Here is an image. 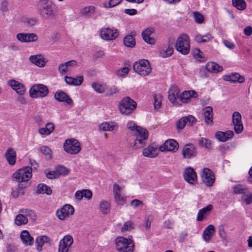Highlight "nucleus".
<instances>
[{"instance_id":"nucleus-18","label":"nucleus","mask_w":252,"mask_h":252,"mask_svg":"<svg viewBox=\"0 0 252 252\" xmlns=\"http://www.w3.org/2000/svg\"><path fill=\"white\" fill-rule=\"evenodd\" d=\"M182 155L185 158H189L196 156L197 152L192 144H187L183 148Z\"/></svg>"},{"instance_id":"nucleus-35","label":"nucleus","mask_w":252,"mask_h":252,"mask_svg":"<svg viewBox=\"0 0 252 252\" xmlns=\"http://www.w3.org/2000/svg\"><path fill=\"white\" fill-rule=\"evenodd\" d=\"M55 129V126L52 123H48L45 127L38 129V132L41 135H49Z\"/></svg>"},{"instance_id":"nucleus-24","label":"nucleus","mask_w":252,"mask_h":252,"mask_svg":"<svg viewBox=\"0 0 252 252\" xmlns=\"http://www.w3.org/2000/svg\"><path fill=\"white\" fill-rule=\"evenodd\" d=\"M215 233V228L213 225L209 224L205 228L203 232L204 241L209 242Z\"/></svg>"},{"instance_id":"nucleus-32","label":"nucleus","mask_w":252,"mask_h":252,"mask_svg":"<svg viewBox=\"0 0 252 252\" xmlns=\"http://www.w3.org/2000/svg\"><path fill=\"white\" fill-rule=\"evenodd\" d=\"M65 81L68 85L78 86L82 83L83 77L82 76L77 77V78L65 76Z\"/></svg>"},{"instance_id":"nucleus-57","label":"nucleus","mask_w":252,"mask_h":252,"mask_svg":"<svg viewBox=\"0 0 252 252\" xmlns=\"http://www.w3.org/2000/svg\"><path fill=\"white\" fill-rule=\"evenodd\" d=\"M123 189V188L117 184H114L113 185V192L114 196H116L119 195H121L122 191Z\"/></svg>"},{"instance_id":"nucleus-2","label":"nucleus","mask_w":252,"mask_h":252,"mask_svg":"<svg viewBox=\"0 0 252 252\" xmlns=\"http://www.w3.org/2000/svg\"><path fill=\"white\" fill-rule=\"evenodd\" d=\"M36 8L39 14L45 18L53 17L56 13L55 5L48 0H40L36 4Z\"/></svg>"},{"instance_id":"nucleus-14","label":"nucleus","mask_w":252,"mask_h":252,"mask_svg":"<svg viewBox=\"0 0 252 252\" xmlns=\"http://www.w3.org/2000/svg\"><path fill=\"white\" fill-rule=\"evenodd\" d=\"M232 122L234 129L236 133H240L243 130V126L241 120V115L238 112H235L232 115Z\"/></svg>"},{"instance_id":"nucleus-28","label":"nucleus","mask_w":252,"mask_h":252,"mask_svg":"<svg viewBox=\"0 0 252 252\" xmlns=\"http://www.w3.org/2000/svg\"><path fill=\"white\" fill-rule=\"evenodd\" d=\"M233 135L234 132L232 130H228L226 132L218 131L215 134L216 138L222 142L227 141L230 138L232 137Z\"/></svg>"},{"instance_id":"nucleus-55","label":"nucleus","mask_w":252,"mask_h":252,"mask_svg":"<svg viewBox=\"0 0 252 252\" xmlns=\"http://www.w3.org/2000/svg\"><path fill=\"white\" fill-rule=\"evenodd\" d=\"M27 37V43L35 42L38 39V36L34 33H26Z\"/></svg>"},{"instance_id":"nucleus-22","label":"nucleus","mask_w":252,"mask_h":252,"mask_svg":"<svg viewBox=\"0 0 252 252\" xmlns=\"http://www.w3.org/2000/svg\"><path fill=\"white\" fill-rule=\"evenodd\" d=\"M213 209V206L211 204L208 205L206 207L200 209L198 213L196 220L198 221H201L206 219L207 217L210 214Z\"/></svg>"},{"instance_id":"nucleus-42","label":"nucleus","mask_w":252,"mask_h":252,"mask_svg":"<svg viewBox=\"0 0 252 252\" xmlns=\"http://www.w3.org/2000/svg\"><path fill=\"white\" fill-rule=\"evenodd\" d=\"M124 44L128 47L132 48L135 45V39L131 35H128L126 36L123 40Z\"/></svg>"},{"instance_id":"nucleus-16","label":"nucleus","mask_w":252,"mask_h":252,"mask_svg":"<svg viewBox=\"0 0 252 252\" xmlns=\"http://www.w3.org/2000/svg\"><path fill=\"white\" fill-rule=\"evenodd\" d=\"M54 98L59 102H65L68 105L73 104L72 99L63 91L59 90L54 94Z\"/></svg>"},{"instance_id":"nucleus-38","label":"nucleus","mask_w":252,"mask_h":252,"mask_svg":"<svg viewBox=\"0 0 252 252\" xmlns=\"http://www.w3.org/2000/svg\"><path fill=\"white\" fill-rule=\"evenodd\" d=\"M49 241L50 239L47 236H42L37 237L35 241L37 250L38 252H41L44 244L48 242Z\"/></svg>"},{"instance_id":"nucleus-25","label":"nucleus","mask_w":252,"mask_h":252,"mask_svg":"<svg viewBox=\"0 0 252 252\" xmlns=\"http://www.w3.org/2000/svg\"><path fill=\"white\" fill-rule=\"evenodd\" d=\"M4 156L10 165H13L15 164L17 155L12 148H8L5 153Z\"/></svg>"},{"instance_id":"nucleus-56","label":"nucleus","mask_w":252,"mask_h":252,"mask_svg":"<svg viewBox=\"0 0 252 252\" xmlns=\"http://www.w3.org/2000/svg\"><path fill=\"white\" fill-rule=\"evenodd\" d=\"M187 121L185 117L181 118L176 124V127L178 130L183 129L186 126Z\"/></svg>"},{"instance_id":"nucleus-60","label":"nucleus","mask_w":252,"mask_h":252,"mask_svg":"<svg viewBox=\"0 0 252 252\" xmlns=\"http://www.w3.org/2000/svg\"><path fill=\"white\" fill-rule=\"evenodd\" d=\"M193 15L196 23L199 24L203 23L204 17L202 14L198 12L195 11L193 13Z\"/></svg>"},{"instance_id":"nucleus-19","label":"nucleus","mask_w":252,"mask_h":252,"mask_svg":"<svg viewBox=\"0 0 252 252\" xmlns=\"http://www.w3.org/2000/svg\"><path fill=\"white\" fill-rule=\"evenodd\" d=\"M184 178L189 184H193L197 180V176L194 170L191 167L187 168L184 172Z\"/></svg>"},{"instance_id":"nucleus-41","label":"nucleus","mask_w":252,"mask_h":252,"mask_svg":"<svg viewBox=\"0 0 252 252\" xmlns=\"http://www.w3.org/2000/svg\"><path fill=\"white\" fill-rule=\"evenodd\" d=\"M39 151L44 155L46 159L50 160L52 158V152L48 146H41L39 149Z\"/></svg>"},{"instance_id":"nucleus-8","label":"nucleus","mask_w":252,"mask_h":252,"mask_svg":"<svg viewBox=\"0 0 252 252\" xmlns=\"http://www.w3.org/2000/svg\"><path fill=\"white\" fill-rule=\"evenodd\" d=\"M136 102L129 97L124 98L119 103V110L123 115L131 114L136 107Z\"/></svg>"},{"instance_id":"nucleus-53","label":"nucleus","mask_w":252,"mask_h":252,"mask_svg":"<svg viewBox=\"0 0 252 252\" xmlns=\"http://www.w3.org/2000/svg\"><path fill=\"white\" fill-rule=\"evenodd\" d=\"M129 71V68L128 67H123L117 71V75L120 77H124L128 74Z\"/></svg>"},{"instance_id":"nucleus-64","label":"nucleus","mask_w":252,"mask_h":252,"mask_svg":"<svg viewBox=\"0 0 252 252\" xmlns=\"http://www.w3.org/2000/svg\"><path fill=\"white\" fill-rule=\"evenodd\" d=\"M199 142L200 144L203 145L206 148H211V143L209 140L202 137L200 139Z\"/></svg>"},{"instance_id":"nucleus-58","label":"nucleus","mask_w":252,"mask_h":252,"mask_svg":"<svg viewBox=\"0 0 252 252\" xmlns=\"http://www.w3.org/2000/svg\"><path fill=\"white\" fill-rule=\"evenodd\" d=\"M122 1V0H109L108 4L104 3V6L106 8L113 7L119 4Z\"/></svg>"},{"instance_id":"nucleus-20","label":"nucleus","mask_w":252,"mask_h":252,"mask_svg":"<svg viewBox=\"0 0 252 252\" xmlns=\"http://www.w3.org/2000/svg\"><path fill=\"white\" fill-rule=\"evenodd\" d=\"M158 153V147L153 145H150L143 151V155L144 157L154 158L156 157Z\"/></svg>"},{"instance_id":"nucleus-4","label":"nucleus","mask_w":252,"mask_h":252,"mask_svg":"<svg viewBox=\"0 0 252 252\" xmlns=\"http://www.w3.org/2000/svg\"><path fill=\"white\" fill-rule=\"evenodd\" d=\"M136 138L133 142L130 143V147L134 149L143 148L146 143L148 136V131L142 128H137Z\"/></svg>"},{"instance_id":"nucleus-11","label":"nucleus","mask_w":252,"mask_h":252,"mask_svg":"<svg viewBox=\"0 0 252 252\" xmlns=\"http://www.w3.org/2000/svg\"><path fill=\"white\" fill-rule=\"evenodd\" d=\"M73 243V239L71 235L64 236L59 242L58 252H69V248Z\"/></svg>"},{"instance_id":"nucleus-51","label":"nucleus","mask_w":252,"mask_h":252,"mask_svg":"<svg viewBox=\"0 0 252 252\" xmlns=\"http://www.w3.org/2000/svg\"><path fill=\"white\" fill-rule=\"evenodd\" d=\"M92 87L96 93L104 94L105 87V84H100L97 83H94L92 84Z\"/></svg>"},{"instance_id":"nucleus-9","label":"nucleus","mask_w":252,"mask_h":252,"mask_svg":"<svg viewBox=\"0 0 252 252\" xmlns=\"http://www.w3.org/2000/svg\"><path fill=\"white\" fill-rule=\"evenodd\" d=\"M133 68L135 72L143 76L148 75L152 71L150 63L146 60H141L135 62L133 64Z\"/></svg>"},{"instance_id":"nucleus-46","label":"nucleus","mask_w":252,"mask_h":252,"mask_svg":"<svg viewBox=\"0 0 252 252\" xmlns=\"http://www.w3.org/2000/svg\"><path fill=\"white\" fill-rule=\"evenodd\" d=\"M232 4L238 10H243L246 7V3L244 0H232Z\"/></svg>"},{"instance_id":"nucleus-29","label":"nucleus","mask_w":252,"mask_h":252,"mask_svg":"<svg viewBox=\"0 0 252 252\" xmlns=\"http://www.w3.org/2000/svg\"><path fill=\"white\" fill-rule=\"evenodd\" d=\"M223 78L225 81L232 82H238L240 83L244 82L245 81V78L237 73H233L230 75H224Z\"/></svg>"},{"instance_id":"nucleus-15","label":"nucleus","mask_w":252,"mask_h":252,"mask_svg":"<svg viewBox=\"0 0 252 252\" xmlns=\"http://www.w3.org/2000/svg\"><path fill=\"white\" fill-rule=\"evenodd\" d=\"M201 177L204 183L208 187L212 186L215 182V176L208 168L203 169Z\"/></svg>"},{"instance_id":"nucleus-23","label":"nucleus","mask_w":252,"mask_h":252,"mask_svg":"<svg viewBox=\"0 0 252 252\" xmlns=\"http://www.w3.org/2000/svg\"><path fill=\"white\" fill-rule=\"evenodd\" d=\"M197 96V94L195 91L190 90L183 92L181 94L180 98L181 102L186 103L190 101L191 97L196 98Z\"/></svg>"},{"instance_id":"nucleus-59","label":"nucleus","mask_w":252,"mask_h":252,"mask_svg":"<svg viewBox=\"0 0 252 252\" xmlns=\"http://www.w3.org/2000/svg\"><path fill=\"white\" fill-rule=\"evenodd\" d=\"M114 199L115 202L118 205H123L126 203V198L122 194L115 196Z\"/></svg>"},{"instance_id":"nucleus-39","label":"nucleus","mask_w":252,"mask_h":252,"mask_svg":"<svg viewBox=\"0 0 252 252\" xmlns=\"http://www.w3.org/2000/svg\"><path fill=\"white\" fill-rule=\"evenodd\" d=\"M36 192L38 193L51 194L52 190L51 189L44 184H39L37 187Z\"/></svg>"},{"instance_id":"nucleus-13","label":"nucleus","mask_w":252,"mask_h":252,"mask_svg":"<svg viewBox=\"0 0 252 252\" xmlns=\"http://www.w3.org/2000/svg\"><path fill=\"white\" fill-rule=\"evenodd\" d=\"M178 143L173 139L166 140L164 144L159 147L161 152L169 151L175 152L178 149Z\"/></svg>"},{"instance_id":"nucleus-40","label":"nucleus","mask_w":252,"mask_h":252,"mask_svg":"<svg viewBox=\"0 0 252 252\" xmlns=\"http://www.w3.org/2000/svg\"><path fill=\"white\" fill-rule=\"evenodd\" d=\"M212 38H213V36L209 33L204 35L197 34L195 35L194 37L195 41L199 43L208 42L210 41Z\"/></svg>"},{"instance_id":"nucleus-54","label":"nucleus","mask_w":252,"mask_h":252,"mask_svg":"<svg viewBox=\"0 0 252 252\" xmlns=\"http://www.w3.org/2000/svg\"><path fill=\"white\" fill-rule=\"evenodd\" d=\"M56 174L57 176H64L68 174L69 170L68 169L63 166H59L56 169Z\"/></svg>"},{"instance_id":"nucleus-33","label":"nucleus","mask_w":252,"mask_h":252,"mask_svg":"<svg viewBox=\"0 0 252 252\" xmlns=\"http://www.w3.org/2000/svg\"><path fill=\"white\" fill-rule=\"evenodd\" d=\"M111 208V205L109 202L102 200L99 202V210L103 215L108 214Z\"/></svg>"},{"instance_id":"nucleus-6","label":"nucleus","mask_w":252,"mask_h":252,"mask_svg":"<svg viewBox=\"0 0 252 252\" xmlns=\"http://www.w3.org/2000/svg\"><path fill=\"white\" fill-rule=\"evenodd\" d=\"M176 49L183 55H187L190 50L189 38L186 33H182L177 38Z\"/></svg>"},{"instance_id":"nucleus-36","label":"nucleus","mask_w":252,"mask_h":252,"mask_svg":"<svg viewBox=\"0 0 252 252\" xmlns=\"http://www.w3.org/2000/svg\"><path fill=\"white\" fill-rule=\"evenodd\" d=\"M206 69L212 73H217L222 70V67L214 62H209L206 65Z\"/></svg>"},{"instance_id":"nucleus-27","label":"nucleus","mask_w":252,"mask_h":252,"mask_svg":"<svg viewBox=\"0 0 252 252\" xmlns=\"http://www.w3.org/2000/svg\"><path fill=\"white\" fill-rule=\"evenodd\" d=\"M20 238L23 243L26 246H31L33 243V238L27 230H23L21 232Z\"/></svg>"},{"instance_id":"nucleus-50","label":"nucleus","mask_w":252,"mask_h":252,"mask_svg":"<svg viewBox=\"0 0 252 252\" xmlns=\"http://www.w3.org/2000/svg\"><path fill=\"white\" fill-rule=\"evenodd\" d=\"M19 213L22 214V215H24L25 216L30 217L32 219L34 220L36 219V216L35 213L32 210H29L28 209H22L19 210Z\"/></svg>"},{"instance_id":"nucleus-47","label":"nucleus","mask_w":252,"mask_h":252,"mask_svg":"<svg viewBox=\"0 0 252 252\" xmlns=\"http://www.w3.org/2000/svg\"><path fill=\"white\" fill-rule=\"evenodd\" d=\"M232 189L234 193L242 194L244 193L247 190V189L245 186L240 184L234 186L232 187Z\"/></svg>"},{"instance_id":"nucleus-3","label":"nucleus","mask_w":252,"mask_h":252,"mask_svg":"<svg viewBox=\"0 0 252 252\" xmlns=\"http://www.w3.org/2000/svg\"><path fill=\"white\" fill-rule=\"evenodd\" d=\"M49 90L48 87L42 84H35L29 90V96L33 99L43 98L48 95Z\"/></svg>"},{"instance_id":"nucleus-49","label":"nucleus","mask_w":252,"mask_h":252,"mask_svg":"<svg viewBox=\"0 0 252 252\" xmlns=\"http://www.w3.org/2000/svg\"><path fill=\"white\" fill-rule=\"evenodd\" d=\"M119 92L118 88L115 86L107 87L105 85L104 94L106 95L110 96L116 94Z\"/></svg>"},{"instance_id":"nucleus-1","label":"nucleus","mask_w":252,"mask_h":252,"mask_svg":"<svg viewBox=\"0 0 252 252\" xmlns=\"http://www.w3.org/2000/svg\"><path fill=\"white\" fill-rule=\"evenodd\" d=\"M32 176V169L29 166L19 169L13 174V178L18 183V189H22L28 187L29 180Z\"/></svg>"},{"instance_id":"nucleus-34","label":"nucleus","mask_w":252,"mask_h":252,"mask_svg":"<svg viewBox=\"0 0 252 252\" xmlns=\"http://www.w3.org/2000/svg\"><path fill=\"white\" fill-rule=\"evenodd\" d=\"M75 197L78 200H81L83 197L90 199L92 197V192L89 189L77 190L75 193Z\"/></svg>"},{"instance_id":"nucleus-21","label":"nucleus","mask_w":252,"mask_h":252,"mask_svg":"<svg viewBox=\"0 0 252 252\" xmlns=\"http://www.w3.org/2000/svg\"><path fill=\"white\" fill-rule=\"evenodd\" d=\"M29 60L33 64L39 67H43L46 63L45 58L41 54L31 56Z\"/></svg>"},{"instance_id":"nucleus-26","label":"nucleus","mask_w":252,"mask_h":252,"mask_svg":"<svg viewBox=\"0 0 252 252\" xmlns=\"http://www.w3.org/2000/svg\"><path fill=\"white\" fill-rule=\"evenodd\" d=\"M154 29L152 28L146 29L142 32V36L143 40L147 43L153 45L155 43V40L151 37V35L153 33Z\"/></svg>"},{"instance_id":"nucleus-12","label":"nucleus","mask_w":252,"mask_h":252,"mask_svg":"<svg viewBox=\"0 0 252 252\" xmlns=\"http://www.w3.org/2000/svg\"><path fill=\"white\" fill-rule=\"evenodd\" d=\"M118 30L116 29L103 28L100 32L101 37L105 40H114L118 37Z\"/></svg>"},{"instance_id":"nucleus-61","label":"nucleus","mask_w":252,"mask_h":252,"mask_svg":"<svg viewBox=\"0 0 252 252\" xmlns=\"http://www.w3.org/2000/svg\"><path fill=\"white\" fill-rule=\"evenodd\" d=\"M58 70L60 74H64L68 72V68L65 63H61L59 65Z\"/></svg>"},{"instance_id":"nucleus-52","label":"nucleus","mask_w":252,"mask_h":252,"mask_svg":"<svg viewBox=\"0 0 252 252\" xmlns=\"http://www.w3.org/2000/svg\"><path fill=\"white\" fill-rule=\"evenodd\" d=\"M154 108L158 109L160 107L161 104L162 97L159 94H156L154 95Z\"/></svg>"},{"instance_id":"nucleus-43","label":"nucleus","mask_w":252,"mask_h":252,"mask_svg":"<svg viewBox=\"0 0 252 252\" xmlns=\"http://www.w3.org/2000/svg\"><path fill=\"white\" fill-rule=\"evenodd\" d=\"M82 15L84 16L91 15L95 12V7L94 6H87L82 8L80 11Z\"/></svg>"},{"instance_id":"nucleus-44","label":"nucleus","mask_w":252,"mask_h":252,"mask_svg":"<svg viewBox=\"0 0 252 252\" xmlns=\"http://www.w3.org/2000/svg\"><path fill=\"white\" fill-rule=\"evenodd\" d=\"M15 222L17 225H21L27 224L28 222V220L24 215L20 214L16 216Z\"/></svg>"},{"instance_id":"nucleus-45","label":"nucleus","mask_w":252,"mask_h":252,"mask_svg":"<svg viewBox=\"0 0 252 252\" xmlns=\"http://www.w3.org/2000/svg\"><path fill=\"white\" fill-rule=\"evenodd\" d=\"M242 201L247 205L252 203V192L246 191L241 197Z\"/></svg>"},{"instance_id":"nucleus-63","label":"nucleus","mask_w":252,"mask_h":252,"mask_svg":"<svg viewBox=\"0 0 252 252\" xmlns=\"http://www.w3.org/2000/svg\"><path fill=\"white\" fill-rule=\"evenodd\" d=\"M132 225V223L130 221H128L125 222L121 228L122 231L125 232L131 230V229L133 228Z\"/></svg>"},{"instance_id":"nucleus-31","label":"nucleus","mask_w":252,"mask_h":252,"mask_svg":"<svg viewBox=\"0 0 252 252\" xmlns=\"http://www.w3.org/2000/svg\"><path fill=\"white\" fill-rule=\"evenodd\" d=\"M205 122L207 124L213 123V109L211 106H207L203 109Z\"/></svg>"},{"instance_id":"nucleus-7","label":"nucleus","mask_w":252,"mask_h":252,"mask_svg":"<svg viewBox=\"0 0 252 252\" xmlns=\"http://www.w3.org/2000/svg\"><path fill=\"white\" fill-rule=\"evenodd\" d=\"M63 150L70 155H77L81 150L80 142L75 138L66 139L63 145Z\"/></svg>"},{"instance_id":"nucleus-17","label":"nucleus","mask_w":252,"mask_h":252,"mask_svg":"<svg viewBox=\"0 0 252 252\" xmlns=\"http://www.w3.org/2000/svg\"><path fill=\"white\" fill-rule=\"evenodd\" d=\"M8 85L19 95H23L26 92L25 87L22 83L14 79L9 80Z\"/></svg>"},{"instance_id":"nucleus-10","label":"nucleus","mask_w":252,"mask_h":252,"mask_svg":"<svg viewBox=\"0 0 252 252\" xmlns=\"http://www.w3.org/2000/svg\"><path fill=\"white\" fill-rule=\"evenodd\" d=\"M74 213L73 207L69 204H65L62 207L57 210L56 215L61 220H63L65 218L72 215Z\"/></svg>"},{"instance_id":"nucleus-62","label":"nucleus","mask_w":252,"mask_h":252,"mask_svg":"<svg viewBox=\"0 0 252 252\" xmlns=\"http://www.w3.org/2000/svg\"><path fill=\"white\" fill-rule=\"evenodd\" d=\"M201 52L198 49H195L193 51V56L197 59L199 61L201 62L203 61V57L201 56Z\"/></svg>"},{"instance_id":"nucleus-30","label":"nucleus","mask_w":252,"mask_h":252,"mask_svg":"<svg viewBox=\"0 0 252 252\" xmlns=\"http://www.w3.org/2000/svg\"><path fill=\"white\" fill-rule=\"evenodd\" d=\"M180 92L176 87H171L168 91V99L172 103L175 104L179 97Z\"/></svg>"},{"instance_id":"nucleus-5","label":"nucleus","mask_w":252,"mask_h":252,"mask_svg":"<svg viewBox=\"0 0 252 252\" xmlns=\"http://www.w3.org/2000/svg\"><path fill=\"white\" fill-rule=\"evenodd\" d=\"M115 244L119 252H133L134 244L130 239L119 237L116 239Z\"/></svg>"},{"instance_id":"nucleus-37","label":"nucleus","mask_w":252,"mask_h":252,"mask_svg":"<svg viewBox=\"0 0 252 252\" xmlns=\"http://www.w3.org/2000/svg\"><path fill=\"white\" fill-rule=\"evenodd\" d=\"M118 127V125L114 122L104 123L99 126V129L103 131H112Z\"/></svg>"},{"instance_id":"nucleus-48","label":"nucleus","mask_w":252,"mask_h":252,"mask_svg":"<svg viewBox=\"0 0 252 252\" xmlns=\"http://www.w3.org/2000/svg\"><path fill=\"white\" fill-rule=\"evenodd\" d=\"M173 48L169 46L166 49L160 50L159 55L162 58H167L171 56L173 53Z\"/></svg>"}]
</instances>
